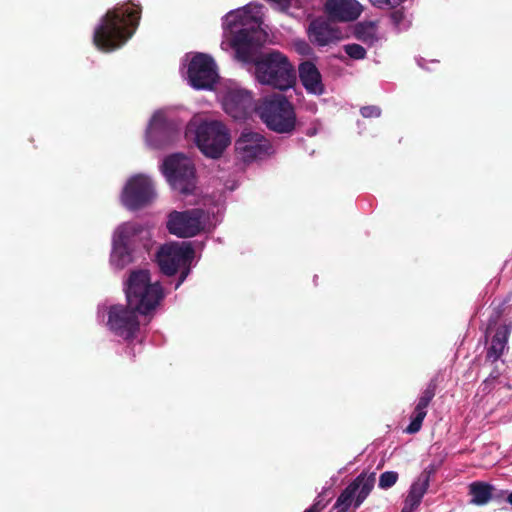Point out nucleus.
I'll return each mask as SVG.
<instances>
[{
	"mask_svg": "<svg viewBox=\"0 0 512 512\" xmlns=\"http://www.w3.org/2000/svg\"><path fill=\"white\" fill-rule=\"evenodd\" d=\"M141 13V6L130 0L109 9L94 30V45L103 52L122 47L138 28Z\"/></svg>",
	"mask_w": 512,
	"mask_h": 512,
	"instance_id": "f257e3e1",
	"label": "nucleus"
},
{
	"mask_svg": "<svg viewBox=\"0 0 512 512\" xmlns=\"http://www.w3.org/2000/svg\"><path fill=\"white\" fill-rule=\"evenodd\" d=\"M255 67V77L263 85L281 91L291 88L296 82V72L288 57L273 50L262 53L251 61Z\"/></svg>",
	"mask_w": 512,
	"mask_h": 512,
	"instance_id": "f03ea898",
	"label": "nucleus"
},
{
	"mask_svg": "<svg viewBox=\"0 0 512 512\" xmlns=\"http://www.w3.org/2000/svg\"><path fill=\"white\" fill-rule=\"evenodd\" d=\"M124 290L127 303L144 316L154 311L164 297L160 283L152 282L150 272L145 269L132 270Z\"/></svg>",
	"mask_w": 512,
	"mask_h": 512,
	"instance_id": "7ed1b4c3",
	"label": "nucleus"
},
{
	"mask_svg": "<svg viewBox=\"0 0 512 512\" xmlns=\"http://www.w3.org/2000/svg\"><path fill=\"white\" fill-rule=\"evenodd\" d=\"M256 111L266 126L276 133L289 134L295 129L294 107L283 95H273L263 99Z\"/></svg>",
	"mask_w": 512,
	"mask_h": 512,
	"instance_id": "20e7f679",
	"label": "nucleus"
},
{
	"mask_svg": "<svg viewBox=\"0 0 512 512\" xmlns=\"http://www.w3.org/2000/svg\"><path fill=\"white\" fill-rule=\"evenodd\" d=\"M258 11L253 14L252 6L247 5L243 9H238L228 13L227 18L230 26H247L252 24L251 29L241 28L236 31L231 39V46L235 49L238 58L244 62H250L254 59L250 52L253 44V34L260 28L262 19L257 15Z\"/></svg>",
	"mask_w": 512,
	"mask_h": 512,
	"instance_id": "39448f33",
	"label": "nucleus"
},
{
	"mask_svg": "<svg viewBox=\"0 0 512 512\" xmlns=\"http://www.w3.org/2000/svg\"><path fill=\"white\" fill-rule=\"evenodd\" d=\"M139 315L140 311H136L129 303L111 305L108 309V329L129 343L127 350L133 358L135 353L130 343L136 339L140 331Z\"/></svg>",
	"mask_w": 512,
	"mask_h": 512,
	"instance_id": "423d86ee",
	"label": "nucleus"
},
{
	"mask_svg": "<svg viewBox=\"0 0 512 512\" xmlns=\"http://www.w3.org/2000/svg\"><path fill=\"white\" fill-rule=\"evenodd\" d=\"M162 171L171 187L182 195L193 194L196 187L195 167L192 161L182 154L165 158Z\"/></svg>",
	"mask_w": 512,
	"mask_h": 512,
	"instance_id": "0eeeda50",
	"label": "nucleus"
},
{
	"mask_svg": "<svg viewBox=\"0 0 512 512\" xmlns=\"http://www.w3.org/2000/svg\"><path fill=\"white\" fill-rule=\"evenodd\" d=\"M230 142L229 131L220 121H203L196 129V144L207 157L219 158Z\"/></svg>",
	"mask_w": 512,
	"mask_h": 512,
	"instance_id": "6e6552de",
	"label": "nucleus"
},
{
	"mask_svg": "<svg viewBox=\"0 0 512 512\" xmlns=\"http://www.w3.org/2000/svg\"><path fill=\"white\" fill-rule=\"evenodd\" d=\"M376 482V473L361 472L337 497L331 512H355L372 492Z\"/></svg>",
	"mask_w": 512,
	"mask_h": 512,
	"instance_id": "1a4fd4ad",
	"label": "nucleus"
},
{
	"mask_svg": "<svg viewBox=\"0 0 512 512\" xmlns=\"http://www.w3.org/2000/svg\"><path fill=\"white\" fill-rule=\"evenodd\" d=\"M194 256L195 251L191 243H170L160 247L156 260L161 272L167 276H173L179 267L189 266Z\"/></svg>",
	"mask_w": 512,
	"mask_h": 512,
	"instance_id": "9d476101",
	"label": "nucleus"
},
{
	"mask_svg": "<svg viewBox=\"0 0 512 512\" xmlns=\"http://www.w3.org/2000/svg\"><path fill=\"white\" fill-rule=\"evenodd\" d=\"M205 211L193 208L185 211H172L168 215L167 229L169 233L181 238L196 236L204 229Z\"/></svg>",
	"mask_w": 512,
	"mask_h": 512,
	"instance_id": "9b49d317",
	"label": "nucleus"
},
{
	"mask_svg": "<svg viewBox=\"0 0 512 512\" xmlns=\"http://www.w3.org/2000/svg\"><path fill=\"white\" fill-rule=\"evenodd\" d=\"M155 197V190L150 178L144 175L132 177L126 184L123 204L130 210H138L149 204Z\"/></svg>",
	"mask_w": 512,
	"mask_h": 512,
	"instance_id": "f8f14e48",
	"label": "nucleus"
},
{
	"mask_svg": "<svg viewBox=\"0 0 512 512\" xmlns=\"http://www.w3.org/2000/svg\"><path fill=\"white\" fill-rule=\"evenodd\" d=\"M271 148L270 142L262 134L247 129L235 141V152L245 163L265 157Z\"/></svg>",
	"mask_w": 512,
	"mask_h": 512,
	"instance_id": "ddd939ff",
	"label": "nucleus"
},
{
	"mask_svg": "<svg viewBox=\"0 0 512 512\" xmlns=\"http://www.w3.org/2000/svg\"><path fill=\"white\" fill-rule=\"evenodd\" d=\"M187 74L191 86L196 89L211 88L218 78L214 60L203 53L193 56Z\"/></svg>",
	"mask_w": 512,
	"mask_h": 512,
	"instance_id": "4468645a",
	"label": "nucleus"
},
{
	"mask_svg": "<svg viewBox=\"0 0 512 512\" xmlns=\"http://www.w3.org/2000/svg\"><path fill=\"white\" fill-rule=\"evenodd\" d=\"M135 229L130 224L122 225L113 238V249L111 253V263L123 269L125 266L134 262L133 234Z\"/></svg>",
	"mask_w": 512,
	"mask_h": 512,
	"instance_id": "2eb2a0df",
	"label": "nucleus"
},
{
	"mask_svg": "<svg viewBox=\"0 0 512 512\" xmlns=\"http://www.w3.org/2000/svg\"><path fill=\"white\" fill-rule=\"evenodd\" d=\"M178 133L175 121L167 119L162 112H156L150 121L147 138L155 148H162L173 142Z\"/></svg>",
	"mask_w": 512,
	"mask_h": 512,
	"instance_id": "dca6fc26",
	"label": "nucleus"
},
{
	"mask_svg": "<svg viewBox=\"0 0 512 512\" xmlns=\"http://www.w3.org/2000/svg\"><path fill=\"white\" fill-rule=\"evenodd\" d=\"M225 112L235 120H245L256 110L251 93L242 89L228 90L223 97Z\"/></svg>",
	"mask_w": 512,
	"mask_h": 512,
	"instance_id": "f3484780",
	"label": "nucleus"
},
{
	"mask_svg": "<svg viewBox=\"0 0 512 512\" xmlns=\"http://www.w3.org/2000/svg\"><path fill=\"white\" fill-rule=\"evenodd\" d=\"M324 8L328 18L338 22L354 21L363 11L356 0H327Z\"/></svg>",
	"mask_w": 512,
	"mask_h": 512,
	"instance_id": "a211bd4d",
	"label": "nucleus"
},
{
	"mask_svg": "<svg viewBox=\"0 0 512 512\" xmlns=\"http://www.w3.org/2000/svg\"><path fill=\"white\" fill-rule=\"evenodd\" d=\"M308 34L310 40L319 46H326L342 37L340 29L324 19L313 20L309 25Z\"/></svg>",
	"mask_w": 512,
	"mask_h": 512,
	"instance_id": "6ab92c4d",
	"label": "nucleus"
},
{
	"mask_svg": "<svg viewBox=\"0 0 512 512\" xmlns=\"http://www.w3.org/2000/svg\"><path fill=\"white\" fill-rule=\"evenodd\" d=\"M298 72L300 82L308 93L322 95L325 92L322 75L313 62L304 61L300 63Z\"/></svg>",
	"mask_w": 512,
	"mask_h": 512,
	"instance_id": "aec40b11",
	"label": "nucleus"
},
{
	"mask_svg": "<svg viewBox=\"0 0 512 512\" xmlns=\"http://www.w3.org/2000/svg\"><path fill=\"white\" fill-rule=\"evenodd\" d=\"M512 331V323L499 325L486 351V360L496 362L504 354Z\"/></svg>",
	"mask_w": 512,
	"mask_h": 512,
	"instance_id": "412c9836",
	"label": "nucleus"
},
{
	"mask_svg": "<svg viewBox=\"0 0 512 512\" xmlns=\"http://www.w3.org/2000/svg\"><path fill=\"white\" fill-rule=\"evenodd\" d=\"M469 503L476 506H484L492 501L493 485L484 481H474L469 485Z\"/></svg>",
	"mask_w": 512,
	"mask_h": 512,
	"instance_id": "4be33fe9",
	"label": "nucleus"
},
{
	"mask_svg": "<svg viewBox=\"0 0 512 512\" xmlns=\"http://www.w3.org/2000/svg\"><path fill=\"white\" fill-rule=\"evenodd\" d=\"M354 36L364 44L373 46L379 40L376 23L372 21L357 23Z\"/></svg>",
	"mask_w": 512,
	"mask_h": 512,
	"instance_id": "5701e85b",
	"label": "nucleus"
},
{
	"mask_svg": "<svg viewBox=\"0 0 512 512\" xmlns=\"http://www.w3.org/2000/svg\"><path fill=\"white\" fill-rule=\"evenodd\" d=\"M430 403V401L419 397L411 415V422L405 429L406 433L415 434L420 431L423 421L427 415V408Z\"/></svg>",
	"mask_w": 512,
	"mask_h": 512,
	"instance_id": "b1692460",
	"label": "nucleus"
},
{
	"mask_svg": "<svg viewBox=\"0 0 512 512\" xmlns=\"http://www.w3.org/2000/svg\"><path fill=\"white\" fill-rule=\"evenodd\" d=\"M427 490L428 487L417 481H414L409 489L401 512H413L416 508H418Z\"/></svg>",
	"mask_w": 512,
	"mask_h": 512,
	"instance_id": "393cba45",
	"label": "nucleus"
},
{
	"mask_svg": "<svg viewBox=\"0 0 512 512\" xmlns=\"http://www.w3.org/2000/svg\"><path fill=\"white\" fill-rule=\"evenodd\" d=\"M398 473L395 471H385L379 477L378 486L381 489H389L394 486L398 480Z\"/></svg>",
	"mask_w": 512,
	"mask_h": 512,
	"instance_id": "a878e982",
	"label": "nucleus"
},
{
	"mask_svg": "<svg viewBox=\"0 0 512 512\" xmlns=\"http://www.w3.org/2000/svg\"><path fill=\"white\" fill-rule=\"evenodd\" d=\"M344 51L350 58L355 60H361L366 57L365 48L356 43L344 45Z\"/></svg>",
	"mask_w": 512,
	"mask_h": 512,
	"instance_id": "bb28decb",
	"label": "nucleus"
},
{
	"mask_svg": "<svg viewBox=\"0 0 512 512\" xmlns=\"http://www.w3.org/2000/svg\"><path fill=\"white\" fill-rule=\"evenodd\" d=\"M437 388H438V378L434 377L429 381V383L427 384L426 388L423 390L420 397L431 402L436 395Z\"/></svg>",
	"mask_w": 512,
	"mask_h": 512,
	"instance_id": "cd10ccee",
	"label": "nucleus"
},
{
	"mask_svg": "<svg viewBox=\"0 0 512 512\" xmlns=\"http://www.w3.org/2000/svg\"><path fill=\"white\" fill-rule=\"evenodd\" d=\"M404 0H369L370 4L379 9H394Z\"/></svg>",
	"mask_w": 512,
	"mask_h": 512,
	"instance_id": "c85d7f7f",
	"label": "nucleus"
},
{
	"mask_svg": "<svg viewBox=\"0 0 512 512\" xmlns=\"http://www.w3.org/2000/svg\"><path fill=\"white\" fill-rule=\"evenodd\" d=\"M435 471L436 467L434 465H429L422 471L416 481L429 488L431 475H433Z\"/></svg>",
	"mask_w": 512,
	"mask_h": 512,
	"instance_id": "c756f323",
	"label": "nucleus"
},
{
	"mask_svg": "<svg viewBox=\"0 0 512 512\" xmlns=\"http://www.w3.org/2000/svg\"><path fill=\"white\" fill-rule=\"evenodd\" d=\"M293 45L295 51L302 56H309L313 52V49L305 40L295 41Z\"/></svg>",
	"mask_w": 512,
	"mask_h": 512,
	"instance_id": "7c9ffc66",
	"label": "nucleus"
},
{
	"mask_svg": "<svg viewBox=\"0 0 512 512\" xmlns=\"http://www.w3.org/2000/svg\"><path fill=\"white\" fill-rule=\"evenodd\" d=\"M360 113L364 118H377L381 115V109L378 106H364L360 109Z\"/></svg>",
	"mask_w": 512,
	"mask_h": 512,
	"instance_id": "2f4dec72",
	"label": "nucleus"
},
{
	"mask_svg": "<svg viewBox=\"0 0 512 512\" xmlns=\"http://www.w3.org/2000/svg\"><path fill=\"white\" fill-rule=\"evenodd\" d=\"M499 380V374L491 373L489 377H487L482 383V391L485 393L491 392L494 388L495 383Z\"/></svg>",
	"mask_w": 512,
	"mask_h": 512,
	"instance_id": "473e14b6",
	"label": "nucleus"
},
{
	"mask_svg": "<svg viewBox=\"0 0 512 512\" xmlns=\"http://www.w3.org/2000/svg\"><path fill=\"white\" fill-rule=\"evenodd\" d=\"M390 19L395 27H399L405 19L403 9H396L391 12Z\"/></svg>",
	"mask_w": 512,
	"mask_h": 512,
	"instance_id": "72a5a7b5",
	"label": "nucleus"
},
{
	"mask_svg": "<svg viewBox=\"0 0 512 512\" xmlns=\"http://www.w3.org/2000/svg\"><path fill=\"white\" fill-rule=\"evenodd\" d=\"M320 497L321 496L319 495L313 505L306 509L304 512H322L326 507L327 502H324L322 499H320Z\"/></svg>",
	"mask_w": 512,
	"mask_h": 512,
	"instance_id": "f704fd0d",
	"label": "nucleus"
},
{
	"mask_svg": "<svg viewBox=\"0 0 512 512\" xmlns=\"http://www.w3.org/2000/svg\"><path fill=\"white\" fill-rule=\"evenodd\" d=\"M506 494L507 491H504V490H498L496 489L494 486H493V489H492V501H496L498 503H500L501 501H505V498H506Z\"/></svg>",
	"mask_w": 512,
	"mask_h": 512,
	"instance_id": "c9c22d12",
	"label": "nucleus"
},
{
	"mask_svg": "<svg viewBox=\"0 0 512 512\" xmlns=\"http://www.w3.org/2000/svg\"><path fill=\"white\" fill-rule=\"evenodd\" d=\"M188 272H189V269H186V271H183L181 273V276H180V279H179V283L177 284V287L180 285V283H182L184 281V279L186 278Z\"/></svg>",
	"mask_w": 512,
	"mask_h": 512,
	"instance_id": "e433bc0d",
	"label": "nucleus"
},
{
	"mask_svg": "<svg viewBox=\"0 0 512 512\" xmlns=\"http://www.w3.org/2000/svg\"><path fill=\"white\" fill-rule=\"evenodd\" d=\"M505 501L512 505V492L507 494Z\"/></svg>",
	"mask_w": 512,
	"mask_h": 512,
	"instance_id": "4c0bfd02",
	"label": "nucleus"
},
{
	"mask_svg": "<svg viewBox=\"0 0 512 512\" xmlns=\"http://www.w3.org/2000/svg\"><path fill=\"white\" fill-rule=\"evenodd\" d=\"M491 326H492V321L490 320V322L488 324V328L486 330V335L488 334V331L491 329Z\"/></svg>",
	"mask_w": 512,
	"mask_h": 512,
	"instance_id": "58836bf2",
	"label": "nucleus"
}]
</instances>
